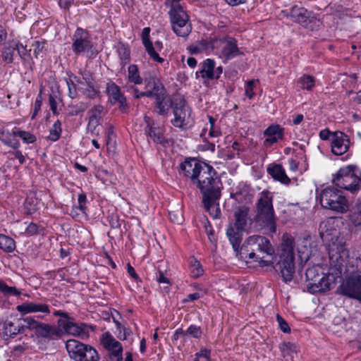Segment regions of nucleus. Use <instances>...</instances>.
Instances as JSON below:
<instances>
[{"label":"nucleus","instance_id":"nucleus-48","mask_svg":"<svg viewBox=\"0 0 361 361\" xmlns=\"http://www.w3.org/2000/svg\"><path fill=\"white\" fill-rule=\"evenodd\" d=\"M9 133L8 131H1L0 132V139L2 142H4L6 145H10L14 149L18 148L19 146V143L17 140H11L9 138Z\"/></svg>","mask_w":361,"mask_h":361},{"label":"nucleus","instance_id":"nucleus-38","mask_svg":"<svg viewBox=\"0 0 361 361\" xmlns=\"http://www.w3.org/2000/svg\"><path fill=\"white\" fill-rule=\"evenodd\" d=\"M128 79L134 84H141L142 78L140 77L138 68L136 65L131 64L128 68Z\"/></svg>","mask_w":361,"mask_h":361},{"label":"nucleus","instance_id":"nucleus-39","mask_svg":"<svg viewBox=\"0 0 361 361\" xmlns=\"http://www.w3.org/2000/svg\"><path fill=\"white\" fill-rule=\"evenodd\" d=\"M16 50L14 45L6 44L1 51L2 60L6 63H11L13 61V54Z\"/></svg>","mask_w":361,"mask_h":361},{"label":"nucleus","instance_id":"nucleus-28","mask_svg":"<svg viewBox=\"0 0 361 361\" xmlns=\"http://www.w3.org/2000/svg\"><path fill=\"white\" fill-rule=\"evenodd\" d=\"M268 173L276 180L288 185L290 179L286 176L284 169L281 164H271L267 168Z\"/></svg>","mask_w":361,"mask_h":361},{"label":"nucleus","instance_id":"nucleus-46","mask_svg":"<svg viewBox=\"0 0 361 361\" xmlns=\"http://www.w3.org/2000/svg\"><path fill=\"white\" fill-rule=\"evenodd\" d=\"M90 104L88 102H80L75 105L71 106V111L69 115L71 116H77L81 113L85 112L89 107Z\"/></svg>","mask_w":361,"mask_h":361},{"label":"nucleus","instance_id":"nucleus-34","mask_svg":"<svg viewBox=\"0 0 361 361\" xmlns=\"http://www.w3.org/2000/svg\"><path fill=\"white\" fill-rule=\"evenodd\" d=\"M349 218L355 226L361 228V200H357L350 209Z\"/></svg>","mask_w":361,"mask_h":361},{"label":"nucleus","instance_id":"nucleus-37","mask_svg":"<svg viewBox=\"0 0 361 361\" xmlns=\"http://www.w3.org/2000/svg\"><path fill=\"white\" fill-rule=\"evenodd\" d=\"M0 249L6 252H11L16 249V243L11 237L0 234Z\"/></svg>","mask_w":361,"mask_h":361},{"label":"nucleus","instance_id":"nucleus-50","mask_svg":"<svg viewBox=\"0 0 361 361\" xmlns=\"http://www.w3.org/2000/svg\"><path fill=\"white\" fill-rule=\"evenodd\" d=\"M0 290L8 295H20V292L15 287L8 286L6 284L0 281Z\"/></svg>","mask_w":361,"mask_h":361},{"label":"nucleus","instance_id":"nucleus-53","mask_svg":"<svg viewBox=\"0 0 361 361\" xmlns=\"http://www.w3.org/2000/svg\"><path fill=\"white\" fill-rule=\"evenodd\" d=\"M14 47L16 48V50L18 51V53L21 59L23 60H25L26 56L30 55V49H27L26 45H23L22 43H16L14 45Z\"/></svg>","mask_w":361,"mask_h":361},{"label":"nucleus","instance_id":"nucleus-18","mask_svg":"<svg viewBox=\"0 0 361 361\" xmlns=\"http://www.w3.org/2000/svg\"><path fill=\"white\" fill-rule=\"evenodd\" d=\"M334 277L331 274H322L317 278V281L308 282L307 289L310 293H319L326 292L331 288L334 284Z\"/></svg>","mask_w":361,"mask_h":361},{"label":"nucleus","instance_id":"nucleus-41","mask_svg":"<svg viewBox=\"0 0 361 361\" xmlns=\"http://www.w3.org/2000/svg\"><path fill=\"white\" fill-rule=\"evenodd\" d=\"M280 350L283 357H290L293 358V355L296 353V346L291 343H283L280 345Z\"/></svg>","mask_w":361,"mask_h":361},{"label":"nucleus","instance_id":"nucleus-43","mask_svg":"<svg viewBox=\"0 0 361 361\" xmlns=\"http://www.w3.org/2000/svg\"><path fill=\"white\" fill-rule=\"evenodd\" d=\"M23 321L25 322V325H20V326H24L25 330L29 329L30 331H34L36 334L41 322L35 319L34 317H27L25 318H23Z\"/></svg>","mask_w":361,"mask_h":361},{"label":"nucleus","instance_id":"nucleus-26","mask_svg":"<svg viewBox=\"0 0 361 361\" xmlns=\"http://www.w3.org/2000/svg\"><path fill=\"white\" fill-rule=\"evenodd\" d=\"M157 94V98L155 99L156 107L159 114L166 115L171 107L173 109L174 101L166 95L165 90L158 92Z\"/></svg>","mask_w":361,"mask_h":361},{"label":"nucleus","instance_id":"nucleus-29","mask_svg":"<svg viewBox=\"0 0 361 361\" xmlns=\"http://www.w3.org/2000/svg\"><path fill=\"white\" fill-rule=\"evenodd\" d=\"M250 212L249 207L246 206L239 207L234 213L235 223L233 226L245 230Z\"/></svg>","mask_w":361,"mask_h":361},{"label":"nucleus","instance_id":"nucleus-6","mask_svg":"<svg viewBox=\"0 0 361 361\" xmlns=\"http://www.w3.org/2000/svg\"><path fill=\"white\" fill-rule=\"evenodd\" d=\"M337 186L352 193L361 190V171L354 165H348L340 169L333 178Z\"/></svg>","mask_w":361,"mask_h":361},{"label":"nucleus","instance_id":"nucleus-21","mask_svg":"<svg viewBox=\"0 0 361 361\" xmlns=\"http://www.w3.org/2000/svg\"><path fill=\"white\" fill-rule=\"evenodd\" d=\"M57 324L64 334L72 336H80L84 332L83 324H77L74 322V319L71 317L70 319H59Z\"/></svg>","mask_w":361,"mask_h":361},{"label":"nucleus","instance_id":"nucleus-10","mask_svg":"<svg viewBox=\"0 0 361 361\" xmlns=\"http://www.w3.org/2000/svg\"><path fill=\"white\" fill-rule=\"evenodd\" d=\"M174 118L171 120L173 126L183 128L192 123L191 109L184 99H176L173 104Z\"/></svg>","mask_w":361,"mask_h":361},{"label":"nucleus","instance_id":"nucleus-9","mask_svg":"<svg viewBox=\"0 0 361 361\" xmlns=\"http://www.w3.org/2000/svg\"><path fill=\"white\" fill-rule=\"evenodd\" d=\"M293 21L301 25L306 29L312 31L318 30L322 23L314 15L303 7L295 6L291 8L290 12L286 14Z\"/></svg>","mask_w":361,"mask_h":361},{"label":"nucleus","instance_id":"nucleus-51","mask_svg":"<svg viewBox=\"0 0 361 361\" xmlns=\"http://www.w3.org/2000/svg\"><path fill=\"white\" fill-rule=\"evenodd\" d=\"M211 351L206 348L201 349L200 352L195 354L194 361H211L210 360Z\"/></svg>","mask_w":361,"mask_h":361},{"label":"nucleus","instance_id":"nucleus-19","mask_svg":"<svg viewBox=\"0 0 361 361\" xmlns=\"http://www.w3.org/2000/svg\"><path fill=\"white\" fill-rule=\"evenodd\" d=\"M263 135L265 137L263 146L268 148L283 139L284 129L278 124H273L264 131Z\"/></svg>","mask_w":361,"mask_h":361},{"label":"nucleus","instance_id":"nucleus-62","mask_svg":"<svg viewBox=\"0 0 361 361\" xmlns=\"http://www.w3.org/2000/svg\"><path fill=\"white\" fill-rule=\"evenodd\" d=\"M87 197L85 193H80L78 195V208L82 212H85L86 207Z\"/></svg>","mask_w":361,"mask_h":361},{"label":"nucleus","instance_id":"nucleus-15","mask_svg":"<svg viewBox=\"0 0 361 361\" xmlns=\"http://www.w3.org/2000/svg\"><path fill=\"white\" fill-rule=\"evenodd\" d=\"M297 250L301 262H307L317 252L315 242L309 237L298 240Z\"/></svg>","mask_w":361,"mask_h":361},{"label":"nucleus","instance_id":"nucleus-3","mask_svg":"<svg viewBox=\"0 0 361 361\" xmlns=\"http://www.w3.org/2000/svg\"><path fill=\"white\" fill-rule=\"evenodd\" d=\"M274 249L267 238L254 235L248 237L241 245L238 258L245 262H259L261 267L274 264Z\"/></svg>","mask_w":361,"mask_h":361},{"label":"nucleus","instance_id":"nucleus-17","mask_svg":"<svg viewBox=\"0 0 361 361\" xmlns=\"http://www.w3.org/2000/svg\"><path fill=\"white\" fill-rule=\"evenodd\" d=\"M35 335L38 338H42L45 341H49L61 338L63 335V332L58 324L56 326L41 322Z\"/></svg>","mask_w":361,"mask_h":361},{"label":"nucleus","instance_id":"nucleus-1","mask_svg":"<svg viewBox=\"0 0 361 361\" xmlns=\"http://www.w3.org/2000/svg\"><path fill=\"white\" fill-rule=\"evenodd\" d=\"M179 173L192 187L202 195L204 208L214 219L221 216L219 200L221 197V180L212 166L195 159H186L179 166Z\"/></svg>","mask_w":361,"mask_h":361},{"label":"nucleus","instance_id":"nucleus-42","mask_svg":"<svg viewBox=\"0 0 361 361\" xmlns=\"http://www.w3.org/2000/svg\"><path fill=\"white\" fill-rule=\"evenodd\" d=\"M190 272L193 278H197L203 274V269L200 263L195 258H192L190 261Z\"/></svg>","mask_w":361,"mask_h":361},{"label":"nucleus","instance_id":"nucleus-30","mask_svg":"<svg viewBox=\"0 0 361 361\" xmlns=\"http://www.w3.org/2000/svg\"><path fill=\"white\" fill-rule=\"evenodd\" d=\"M107 94L115 101L120 104L122 110L126 109V98L121 94L120 88L114 83L108 84L106 87Z\"/></svg>","mask_w":361,"mask_h":361},{"label":"nucleus","instance_id":"nucleus-63","mask_svg":"<svg viewBox=\"0 0 361 361\" xmlns=\"http://www.w3.org/2000/svg\"><path fill=\"white\" fill-rule=\"evenodd\" d=\"M254 84H255V82L253 80H250L247 82L246 87H245V94L250 99L252 98V97L255 94V93L253 92Z\"/></svg>","mask_w":361,"mask_h":361},{"label":"nucleus","instance_id":"nucleus-44","mask_svg":"<svg viewBox=\"0 0 361 361\" xmlns=\"http://www.w3.org/2000/svg\"><path fill=\"white\" fill-rule=\"evenodd\" d=\"M61 133V123L57 120L51 127L49 131L48 138L51 141H56L59 139Z\"/></svg>","mask_w":361,"mask_h":361},{"label":"nucleus","instance_id":"nucleus-16","mask_svg":"<svg viewBox=\"0 0 361 361\" xmlns=\"http://www.w3.org/2000/svg\"><path fill=\"white\" fill-rule=\"evenodd\" d=\"M350 139L347 135L341 131L334 132L331 142V152L335 155L345 154L349 148Z\"/></svg>","mask_w":361,"mask_h":361},{"label":"nucleus","instance_id":"nucleus-52","mask_svg":"<svg viewBox=\"0 0 361 361\" xmlns=\"http://www.w3.org/2000/svg\"><path fill=\"white\" fill-rule=\"evenodd\" d=\"M188 334L192 336L195 338H200L202 336V331L200 326L190 325L185 331V336Z\"/></svg>","mask_w":361,"mask_h":361},{"label":"nucleus","instance_id":"nucleus-14","mask_svg":"<svg viewBox=\"0 0 361 361\" xmlns=\"http://www.w3.org/2000/svg\"><path fill=\"white\" fill-rule=\"evenodd\" d=\"M73 40L72 49L75 54L89 51L92 48L88 33L82 28H78L75 30Z\"/></svg>","mask_w":361,"mask_h":361},{"label":"nucleus","instance_id":"nucleus-8","mask_svg":"<svg viewBox=\"0 0 361 361\" xmlns=\"http://www.w3.org/2000/svg\"><path fill=\"white\" fill-rule=\"evenodd\" d=\"M66 349L71 358L75 361H99L97 351L91 345L71 339L66 342Z\"/></svg>","mask_w":361,"mask_h":361},{"label":"nucleus","instance_id":"nucleus-47","mask_svg":"<svg viewBox=\"0 0 361 361\" xmlns=\"http://www.w3.org/2000/svg\"><path fill=\"white\" fill-rule=\"evenodd\" d=\"M13 135L14 136H18L23 139V140L26 143H33L36 140V137L32 134L29 132L23 131V130H17L13 131Z\"/></svg>","mask_w":361,"mask_h":361},{"label":"nucleus","instance_id":"nucleus-25","mask_svg":"<svg viewBox=\"0 0 361 361\" xmlns=\"http://www.w3.org/2000/svg\"><path fill=\"white\" fill-rule=\"evenodd\" d=\"M149 27H145L142 32V41L145 48L149 56L156 62L162 63L164 59L160 57L159 54L154 51L153 43L149 40Z\"/></svg>","mask_w":361,"mask_h":361},{"label":"nucleus","instance_id":"nucleus-33","mask_svg":"<svg viewBox=\"0 0 361 361\" xmlns=\"http://www.w3.org/2000/svg\"><path fill=\"white\" fill-rule=\"evenodd\" d=\"M213 44L214 38L202 39L196 44L190 46L189 50L191 54H199L208 49H213Z\"/></svg>","mask_w":361,"mask_h":361},{"label":"nucleus","instance_id":"nucleus-49","mask_svg":"<svg viewBox=\"0 0 361 361\" xmlns=\"http://www.w3.org/2000/svg\"><path fill=\"white\" fill-rule=\"evenodd\" d=\"M117 52L122 61H124L125 63L128 62L130 59V51L123 44H119L118 45Z\"/></svg>","mask_w":361,"mask_h":361},{"label":"nucleus","instance_id":"nucleus-7","mask_svg":"<svg viewBox=\"0 0 361 361\" xmlns=\"http://www.w3.org/2000/svg\"><path fill=\"white\" fill-rule=\"evenodd\" d=\"M321 205L339 214L349 210V203L343 192L334 188L327 187L323 189L318 197Z\"/></svg>","mask_w":361,"mask_h":361},{"label":"nucleus","instance_id":"nucleus-36","mask_svg":"<svg viewBox=\"0 0 361 361\" xmlns=\"http://www.w3.org/2000/svg\"><path fill=\"white\" fill-rule=\"evenodd\" d=\"M25 327L20 326V324L15 325L14 323L10 321H6L4 324V333L6 335L11 337H14L18 334L23 333Z\"/></svg>","mask_w":361,"mask_h":361},{"label":"nucleus","instance_id":"nucleus-56","mask_svg":"<svg viewBox=\"0 0 361 361\" xmlns=\"http://www.w3.org/2000/svg\"><path fill=\"white\" fill-rule=\"evenodd\" d=\"M104 110L103 106L100 104L95 105L92 109H90V114H91L90 118H94L97 120L100 119L101 114Z\"/></svg>","mask_w":361,"mask_h":361},{"label":"nucleus","instance_id":"nucleus-60","mask_svg":"<svg viewBox=\"0 0 361 361\" xmlns=\"http://www.w3.org/2000/svg\"><path fill=\"white\" fill-rule=\"evenodd\" d=\"M99 120L90 118L89 122L87 124V131L90 132L92 134L94 133L96 128L99 126Z\"/></svg>","mask_w":361,"mask_h":361},{"label":"nucleus","instance_id":"nucleus-23","mask_svg":"<svg viewBox=\"0 0 361 361\" xmlns=\"http://www.w3.org/2000/svg\"><path fill=\"white\" fill-rule=\"evenodd\" d=\"M245 230L240 229L231 224L226 228V235L232 245L235 255L238 257L240 250V243L243 240V233Z\"/></svg>","mask_w":361,"mask_h":361},{"label":"nucleus","instance_id":"nucleus-55","mask_svg":"<svg viewBox=\"0 0 361 361\" xmlns=\"http://www.w3.org/2000/svg\"><path fill=\"white\" fill-rule=\"evenodd\" d=\"M208 118H209V124H210L209 136L211 137H219L221 135V132L218 129H216L214 127L215 121H216L215 119L211 116H208Z\"/></svg>","mask_w":361,"mask_h":361},{"label":"nucleus","instance_id":"nucleus-12","mask_svg":"<svg viewBox=\"0 0 361 361\" xmlns=\"http://www.w3.org/2000/svg\"><path fill=\"white\" fill-rule=\"evenodd\" d=\"M342 295L361 300V274L353 272L339 287Z\"/></svg>","mask_w":361,"mask_h":361},{"label":"nucleus","instance_id":"nucleus-64","mask_svg":"<svg viewBox=\"0 0 361 361\" xmlns=\"http://www.w3.org/2000/svg\"><path fill=\"white\" fill-rule=\"evenodd\" d=\"M38 228L36 224L30 223L26 227L25 232L30 235H33L38 233Z\"/></svg>","mask_w":361,"mask_h":361},{"label":"nucleus","instance_id":"nucleus-31","mask_svg":"<svg viewBox=\"0 0 361 361\" xmlns=\"http://www.w3.org/2000/svg\"><path fill=\"white\" fill-rule=\"evenodd\" d=\"M78 90L87 98L91 99L96 98L100 93L99 87L96 81L84 85H80L78 87Z\"/></svg>","mask_w":361,"mask_h":361},{"label":"nucleus","instance_id":"nucleus-5","mask_svg":"<svg viewBox=\"0 0 361 361\" xmlns=\"http://www.w3.org/2000/svg\"><path fill=\"white\" fill-rule=\"evenodd\" d=\"M294 247L295 242L293 238L287 234L283 235L280 259L275 268L276 270L280 271L285 282L290 281L295 273Z\"/></svg>","mask_w":361,"mask_h":361},{"label":"nucleus","instance_id":"nucleus-57","mask_svg":"<svg viewBox=\"0 0 361 361\" xmlns=\"http://www.w3.org/2000/svg\"><path fill=\"white\" fill-rule=\"evenodd\" d=\"M276 320L279 323L281 330L283 332H284V333H290V328L289 327L288 323L279 314L276 315Z\"/></svg>","mask_w":361,"mask_h":361},{"label":"nucleus","instance_id":"nucleus-22","mask_svg":"<svg viewBox=\"0 0 361 361\" xmlns=\"http://www.w3.org/2000/svg\"><path fill=\"white\" fill-rule=\"evenodd\" d=\"M144 120L146 124L145 128L146 135L151 137L154 142L165 145L167 140L163 136L160 128L154 126V122L150 117L145 116Z\"/></svg>","mask_w":361,"mask_h":361},{"label":"nucleus","instance_id":"nucleus-35","mask_svg":"<svg viewBox=\"0 0 361 361\" xmlns=\"http://www.w3.org/2000/svg\"><path fill=\"white\" fill-rule=\"evenodd\" d=\"M324 274L322 271V267L319 265H313L312 267L307 269L305 276L307 282L317 281V278Z\"/></svg>","mask_w":361,"mask_h":361},{"label":"nucleus","instance_id":"nucleus-45","mask_svg":"<svg viewBox=\"0 0 361 361\" xmlns=\"http://www.w3.org/2000/svg\"><path fill=\"white\" fill-rule=\"evenodd\" d=\"M80 73L82 75L81 78H78L76 76L74 77L75 82H77L78 86L95 82L94 79L92 77V75L89 71H80Z\"/></svg>","mask_w":361,"mask_h":361},{"label":"nucleus","instance_id":"nucleus-32","mask_svg":"<svg viewBox=\"0 0 361 361\" xmlns=\"http://www.w3.org/2000/svg\"><path fill=\"white\" fill-rule=\"evenodd\" d=\"M102 343L109 351L115 350L116 351H123V348L120 342L116 341L110 334L105 333L102 339Z\"/></svg>","mask_w":361,"mask_h":361},{"label":"nucleus","instance_id":"nucleus-40","mask_svg":"<svg viewBox=\"0 0 361 361\" xmlns=\"http://www.w3.org/2000/svg\"><path fill=\"white\" fill-rule=\"evenodd\" d=\"M314 78L308 75H303L298 80L300 87L307 90H311L314 86Z\"/></svg>","mask_w":361,"mask_h":361},{"label":"nucleus","instance_id":"nucleus-11","mask_svg":"<svg viewBox=\"0 0 361 361\" xmlns=\"http://www.w3.org/2000/svg\"><path fill=\"white\" fill-rule=\"evenodd\" d=\"M173 30L180 37L188 36L192 30L189 17L183 8L169 12Z\"/></svg>","mask_w":361,"mask_h":361},{"label":"nucleus","instance_id":"nucleus-20","mask_svg":"<svg viewBox=\"0 0 361 361\" xmlns=\"http://www.w3.org/2000/svg\"><path fill=\"white\" fill-rule=\"evenodd\" d=\"M16 310L22 314L41 312L45 314L50 313L49 306L43 302H25L16 307Z\"/></svg>","mask_w":361,"mask_h":361},{"label":"nucleus","instance_id":"nucleus-27","mask_svg":"<svg viewBox=\"0 0 361 361\" xmlns=\"http://www.w3.org/2000/svg\"><path fill=\"white\" fill-rule=\"evenodd\" d=\"M216 63L214 60L207 59L203 62L200 63V70L196 72V77L199 75L204 78L207 80H214L215 76L214 75V68H215Z\"/></svg>","mask_w":361,"mask_h":361},{"label":"nucleus","instance_id":"nucleus-2","mask_svg":"<svg viewBox=\"0 0 361 361\" xmlns=\"http://www.w3.org/2000/svg\"><path fill=\"white\" fill-rule=\"evenodd\" d=\"M334 219L322 222L319 226L320 235L328 242L329 263L339 274H341L345 264V257L347 255L345 249V238L335 228Z\"/></svg>","mask_w":361,"mask_h":361},{"label":"nucleus","instance_id":"nucleus-61","mask_svg":"<svg viewBox=\"0 0 361 361\" xmlns=\"http://www.w3.org/2000/svg\"><path fill=\"white\" fill-rule=\"evenodd\" d=\"M32 47H34V54L35 57L37 58L44 49V43L39 41H35L32 43Z\"/></svg>","mask_w":361,"mask_h":361},{"label":"nucleus","instance_id":"nucleus-13","mask_svg":"<svg viewBox=\"0 0 361 361\" xmlns=\"http://www.w3.org/2000/svg\"><path fill=\"white\" fill-rule=\"evenodd\" d=\"M221 49L218 53L219 57L225 61L233 59L240 54L237 46V42L234 38L227 37L224 39L214 38L213 50Z\"/></svg>","mask_w":361,"mask_h":361},{"label":"nucleus","instance_id":"nucleus-4","mask_svg":"<svg viewBox=\"0 0 361 361\" xmlns=\"http://www.w3.org/2000/svg\"><path fill=\"white\" fill-rule=\"evenodd\" d=\"M253 221L261 227L268 228L271 233L276 231V216L273 206V195L269 190L259 194L255 204Z\"/></svg>","mask_w":361,"mask_h":361},{"label":"nucleus","instance_id":"nucleus-54","mask_svg":"<svg viewBox=\"0 0 361 361\" xmlns=\"http://www.w3.org/2000/svg\"><path fill=\"white\" fill-rule=\"evenodd\" d=\"M66 84H67L68 89L69 97H71V99L75 98L77 96V94H78L77 90H78L77 85H78L77 84V82L75 83L71 79H66Z\"/></svg>","mask_w":361,"mask_h":361},{"label":"nucleus","instance_id":"nucleus-58","mask_svg":"<svg viewBox=\"0 0 361 361\" xmlns=\"http://www.w3.org/2000/svg\"><path fill=\"white\" fill-rule=\"evenodd\" d=\"M169 216L170 220L177 224H180L183 221V216L180 212H169Z\"/></svg>","mask_w":361,"mask_h":361},{"label":"nucleus","instance_id":"nucleus-59","mask_svg":"<svg viewBox=\"0 0 361 361\" xmlns=\"http://www.w3.org/2000/svg\"><path fill=\"white\" fill-rule=\"evenodd\" d=\"M42 103V95L39 94L37 97L35 102V109L34 111L32 114L31 118L34 119L37 114H38V111L40 110L41 106Z\"/></svg>","mask_w":361,"mask_h":361},{"label":"nucleus","instance_id":"nucleus-24","mask_svg":"<svg viewBox=\"0 0 361 361\" xmlns=\"http://www.w3.org/2000/svg\"><path fill=\"white\" fill-rule=\"evenodd\" d=\"M146 88L147 89L145 92H139L136 88L134 89V94L136 98L141 97H154L155 99L157 98V94L159 92H163L165 89L164 86L155 79L148 81L146 84Z\"/></svg>","mask_w":361,"mask_h":361}]
</instances>
